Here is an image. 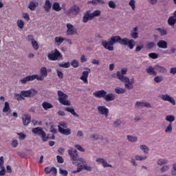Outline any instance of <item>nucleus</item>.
I'll return each instance as SVG.
<instances>
[{"mask_svg": "<svg viewBox=\"0 0 176 176\" xmlns=\"http://www.w3.org/2000/svg\"><path fill=\"white\" fill-rule=\"evenodd\" d=\"M154 81L156 83H160V82L163 81V77L162 76H157L154 78Z\"/></svg>", "mask_w": 176, "mask_h": 176, "instance_id": "52", "label": "nucleus"}, {"mask_svg": "<svg viewBox=\"0 0 176 176\" xmlns=\"http://www.w3.org/2000/svg\"><path fill=\"white\" fill-rule=\"evenodd\" d=\"M140 149L144 152V155H148L149 153V147H148L146 145H140Z\"/></svg>", "mask_w": 176, "mask_h": 176, "instance_id": "37", "label": "nucleus"}, {"mask_svg": "<svg viewBox=\"0 0 176 176\" xmlns=\"http://www.w3.org/2000/svg\"><path fill=\"white\" fill-rule=\"evenodd\" d=\"M58 100L62 105H66L71 107V102L67 100L68 99V95L63 92L62 91H58Z\"/></svg>", "mask_w": 176, "mask_h": 176, "instance_id": "5", "label": "nucleus"}, {"mask_svg": "<svg viewBox=\"0 0 176 176\" xmlns=\"http://www.w3.org/2000/svg\"><path fill=\"white\" fill-rule=\"evenodd\" d=\"M127 67H123L120 71L117 72L118 79L121 82H127L129 81V77L124 76L127 74Z\"/></svg>", "mask_w": 176, "mask_h": 176, "instance_id": "7", "label": "nucleus"}, {"mask_svg": "<svg viewBox=\"0 0 176 176\" xmlns=\"http://www.w3.org/2000/svg\"><path fill=\"white\" fill-rule=\"evenodd\" d=\"M129 6H131L132 10H135V0H131L129 1Z\"/></svg>", "mask_w": 176, "mask_h": 176, "instance_id": "56", "label": "nucleus"}, {"mask_svg": "<svg viewBox=\"0 0 176 176\" xmlns=\"http://www.w3.org/2000/svg\"><path fill=\"white\" fill-rule=\"evenodd\" d=\"M152 108V105L149 102L137 101L135 104V108Z\"/></svg>", "mask_w": 176, "mask_h": 176, "instance_id": "15", "label": "nucleus"}, {"mask_svg": "<svg viewBox=\"0 0 176 176\" xmlns=\"http://www.w3.org/2000/svg\"><path fill=\"white\" fill-rule=\"evenodd\" d=\"M123 82V83H126L125 84V87L126 89H128V90H131V89L133 88V85H134V78L131 79L129 78L128 81H122Z\"/></svg>", "mask_w": 176, "mask_h": 176, "instance_id": "20", "label": "nucleus"}, {"mask_svg": "<svg viewBox=\"0 0 176 176\" xmlns=\"http://www.w3.org/2000/svg\"><path fill=\"white\" fill-rule=\"evenodd\" d=\"M168 170H170V166L168 165H164L160 169V172L163 174L164 173H167V171H168Z\"/></svg>", "mask_w": 176, "mask_h": 176, "instance_id": "41", "label": "nucleus"}, {"mask_svg": "<svg viewBox=\"0 0 176 176\" xmlns=\"http://www.w3.org/2000/svg\"><path fill=\"white\" fill-rule=\"evenodd\" d=\"M42 107L45 111H47L48 109H52L54 107L53 104L47 102H43L42 103Z\"/></svg>", "mask_w": 176, "mask_h": 176, "instance_id": "30", "label": "nucleus"}, {"mask_svg": "<svg viewBox=\"0 0 176 176\" xmlns=\"http://www.w3.org/2000/svg\"><path fill=\"white\" fill-rule=\"evenodd\" d=\"M66 27L67 29L66 32L67 36H72V35H75L77 34L76 29H75V27H74V25L71 23H67Z\"/></svg>", "mask_w": 176, "mask_h": 176, "instance_id": "10", "label": "nucleus"}, {"mask_svg": "<svg viewBox=\"0 0 176 176\" xmlns=\"http://www.w3.org/2000/svg\"><path fill=\"white\" fill-rule=\"evenodd\" d=\"M59 173L64 176L68 175V171H67V170H63L62 168L59 169Z\"/></svg>", "mask_w": 176, "mask_h": 176, "instance_id": "60", "label": "nucleus"}, {"mask_svg": "<svg viewBox=\"0 0 176 176\" xmlns=\"http://www.w3.org/2000/svg\"><path fill=\"white\" fill-rule=\"evenodd\" d=\"M83 169L86 170L87 171H91V170H93L91 166H87L86 164H84V166L83 165L78 166L77 167V170H73L72 173L76 174V173H80V171H82Z\"/></svg>", "mask_w": 176, "mask_h": 176, "instance_id": "13", "label": "nucleus"}, {"mask_svg": "<svg viewBox=\"0 0 176 176\" xmlns=\"http://www.w3.org/2000/svg\"><path fill=\"white\" fill-rule=\"evenodd\" d=\"M58 65L60 68H69V67H71V63H69V62L65 63H58Z\"/></svg>", "mask_w": 176, "mask_h": 176, "instance_id": "44", "label": "nucleus"}, {"mask_svg": "<svg viewBox=\"0 0 176 176\" xmlns=\"http://www.w3.org/2000/svg\"><path fill=\"white\" fill-rule=\"evenodd\" d=\"M172 132H173V124L169 123V124L165 129V133H166L167 134H171Z\"/></svg>", "mask_w": 176, "mask_h": 176, "instance_id": "42", "label": "nucleus"}, {"mask_svg": "<svg viewBox=\"0 0 176 176\" xmlns=\"http://www.w3.org/2000/svg\"><path fill=\"white\" fill-rule=\"evenodd\" d=\"M99 115H102L105 118H108L109 114V109L105 106H98L97 107Z\"/></svg>", "mask_w": 176, "mask_h": 176, "instance_id": "11", "label": "nucleus"}, {"mask_svg": "<svg viewBox=\"0 0 176 176\" xmlns=\"http://www.w3.org/2000/svg\"><path fill=\"white\" fill-rule=\"evenodd\" d=\"M155 46H156V43L153 42V41L148 42V43H147V44H146V48L148 49V50H150V49H153V47H154Z\"/></svg>", "mask_w": 176, "mask_h": 176, "instance_id": "47", "label": "nucleus"}, {"mask_svg": "<svg viewBox=\"0 0 176 176\" xmlns=\"http://www.w3.org/2000/svg\"><path fill=\"white\" fill-rule=\"evenodd\" d=\"M116 100V95L113 94L112 93L107 94L104 96V101H107V102H110V101H115Z\"/></svg>", "mask_w": 176, "mask_h": 176, "instance_id": "19", "label": "nucleus"}, {"mask_svg": "<svg viewBox=\"0 0 176 176\" xmlns=\"http://www.w3.org/2000/svg\"><path fill=\"white\" fill-rule=\"evenodd\" d=\"M3 112L4 113H6L7 112H9L10 113L12 112V109H10V106L8 102H6L4 104V107L3 109Z\"/></svg>", "mask_w": 176, "mask_h": 176, "instance_id": "34", "label": "nucleus"}, {"mask_svg": "<svg viewBox=\"0 0 176 176\" xmlns=\"http://www.w3.org/2000/svg\"><path fill=\"white\" fill-rule=\"evenodd\" d=\"M107 94V91L102 89L99 91H96L93 94L94 97L96 98H105V96Z\"/></svg>", "mask_w": 176, "mask_h": 176, "instance_id": "16", "label": "nucleus"}, {"mask_svg": "<svg viewBox=\"0 0 176 176\" xmlns=\"http://www.w3.org/2000/svg\"><path fill=\"white\" fill-rule=\"evenodd\" d=\"M156 31H158L161 35V36H164V35H167V30L166 29H162L158 28L156 29Z\"/></svg>", "mask_w": 176, "mask_h": 176, "instance_id": "43", "label": "nucleus"}, {"mask_svg": "<svg viewBox=\"0 0 176 176\" xmlns=\"http://www.w3.org/2000/svg\"><path fill=\"white\" fill-rule=\"evenodd\" d=\"M115 43H120L122 46H128L131 50H133L135 46V41L133 39H129L127 37L122 38L120 36H112L108 41L105 40L101 41L102 46L109 52H113Z\"/></svg>", "mask_w": 176, "mask_h": 176, "instance_id": "1", "label": "nucleus"}, {"mask_svg": "<svg viewBox=\"0 0 176 176\" xmlns=\"http://www.w3.org/2000/svg\"><path fill=\"white\" fill-rule=\"evenodd\" d=\"M35 76L32 75V76H28L26 77H24L23 78H21L20 80L21 84V85H27V82H32V80H35Z\"/></svg>", "mask_w": 176, "mask_h": 176, "instance_id": "18", "label": "nucleus"}, {"mask_svg": "<svg viewBox=\"0 0 176 176\" xmlns=\"http://www.w3.org/2000/svg\"><path fill=\"white\" fill-rule=\"evenodd\" d=\"M56 159H57L58 163H60V164L64 163V158H63V157L60 155H57Z\"/></svg>", "mask_w": 176, "mask_h": 176, "instance_id": "64", "label": "nucleus"}, {"mask_svg": "<svg viewBox=\"0 0 176 176\" xmlns=\"http://www.w3.org/2000/svg\"><path fill=\"white\" fill-rule=\"evenodd\" d=\"M91 3L93 6H98V5H105V1L104 0H92Z\"/></svg>", "mask_w": 176, "mask_h": 176, "instance_id": "32", "label": "nucleus"}, {"mask_svg": "<svg viewBox=\"0 0 176 176\" xmlns=\"http://www.w3.org/2000/svg\"><path fill=\"white\" fill-rule=\"evenodd\" d=\"M65 111L66 112H69L73 116H75L76 118H79V115L75 112V109L72 107H66L65 108Z\"/></svg>", "mask_w": 176, "mask_h": 176, "instance_id": "28", "label": "nucleus"}, {"mask_svg": "<svg viewBox=\"0 0 176 176\" xmlns=\"http://www.w3.org/2000/svg\"><path fill=\"white\" fill-rule=\"evenodd\" d=\"M126 140H128V141H129V142H137V141H138V138L137 136L127 135Z\"/></svg>", "mask_w": 176, "mask_h": 176, "instance_id": "36", "label": "nucleus"}, {"mask_svg": "<svg viewBox=\"0 0 176 176\" xmlns=\"http://www.w3.org/2000/svg\"><path fill=\"white\" fill-rule=\"evenodd\" d=\"M15 98H16V100L18 101H21V100H24V98L23 97V95L21 94V92L19 94H15Z\"/></svg>", "mask_w": 176, "mask_h": 176, "instance_id": "58", "label": "nucleus"}, {"mask_svg": "<svg viewBox=\"0 0 176 176\" xmlns=\"http://www.w3.org/2000/svg\"><path fill=\"white\" fill-rule=\"evenodd\" d=\"M47 58L50 61H57V60H63V54L58 51V50L55 49L54 51H52L47 55Z\"/></svg>", "mask_w": 176, "mask_h": 176, "instance_id": "6", "label": "nucleus"}, {"mask_svg": "<svg viewBox=\"0 0 176 176\" xmlns=\"http://www.w3.org/2000/svg\"><path fill=\"white\" fill-rule=\"evenodd\" d=\"M43 8L46 12H50V9H52V3L50 2V0H45Z\"/></svg>", "mask_w": 176, "mask_h": 176, "instance_id": "27", "label": "nucleus"}, {"mask_svg": "<svg viewBox=\"0 0 176 176\" xmlns=\"http://www.w3.org/2000/svg\"><path fill=\"white\" fill-rule=\"evenodd\" d=\"M167 163H168V161L166 159H159L157 162L158 166H164V164H167Z\"/></svg>", "mask_w": 176, "mask_h": 176, "instance_id": "40", "label": "nucleus"}, {"mask_svg": "<svg viewBox=\"0 0 176 176\" xmlns=\"http://www.w3.org/2000/svg\"><path fill=\"white\" fill-rule=\"evenodd\" d=\"M26 39L28 42H31V43H32L34 41H35V38H34V36L30 34V35H28L27 37H26Z\"/></svg>", "mask_w": 176, "mask_h": 176, "instance_id": "57", "label": "nucleus"}, {"mask_svg": "<svg viewBox=\"0 0 176 176\" xmlns=\"http://www.w3.org/2000/svg\"><path fill=\"white\" fill-rule=\"evenodd\" d=\"M96 162L98 163H101L104 168H107V167H113L112 165L108 164V162H107L104 158H98L96 159Z\"/></svg>", "mask_w": 176, "mask_h": 176, "instance_id": "24", "label": "nucleus"}, {"mask_svg": "<svg viewBox=\"0 0 176 176\" xmlns=\"http://www.w3.org/2000/svg\"><path fill=\"white\" fill-rule=\"evenodd\" d=\"M32 133L35 135H38V137H41V140H43L44 142H46V141L49 140V135H46V132L43 131V127L38 126L32 129Z\"/></svg>", "mask_w": 176, "mask_h": 176, "instance_id": "4", "label": "nucleus"}, {"mask_svg": "<svg viewBox=\"0 0 176 176\" xmlns=\"http://www.w3.org/2000/svg\"><path fill=\"white\" fill-rule=\"evenodd\" d=\"M114 91L116 94H124L126 89L120 87H116L115 88Z\"/></svg>", "mask_w": 176, "mask_h": 176, "instance_id": "39", "label": "nucleus"}, {"mask_svg": "<svg viewBox=\"0 0 176 176\" xmlns=\"http://www.w3.org/2000/svg\"><path fill=\"white\" fill-rule=\"evenodd\" d=\"M32 46L34 50H38V49H39V44H38V42L35 40L32 43Z\"/></svg>", "mask_w": 176, "mask_h": 176, "instance_id": "51", "label": "nucleus"}, {"mask_svg": "<svg viewBox=\"0 0 176 176\" xmlns=\"http://www.w3.org/2000/svg\"><path fill=\"white\" fill-rule=\"evenodd\" d=\"M99 16H101V10H96L93 12H91L90 10H88L85 12L84 16H82V23H87L89 20H93L94 17H98Z\"/></svg>", "mask_w": 176, "mask_h": 176, "instance_id": "3", "label": "nucleus"}, {"mask_svg": "<svg viewBox=\"0 0 176 176\" xmlns=\"http://www.w3.org/2000/svg\"><path fill=\"white\" fill-rule=\"evenodd\" d=\"M39 3L36 1H32L30 2L28 8L30 9V10H32V12H34L36 8H38V6Z\"/></svg>", "mask_w": 176, "mask_h": 176, "instance_id": "21", "label": "nucleus"}, {"mask_svg": "<svg viewBox=\"0 0 176 176\" xmlns=\"http://www.w3.org/2000/svg\"><path fill=\"white\" fill-rule=\"evenodd\" d=\"M148 157L145 156V155H136L135 158V160H138L140 162H142V160H146Z\"/></svg>", "mask_w": 176, "mask_h": 176, "instance_id": "46", "label": "nucleus"}, {"mask_svg": "<svg viewBox=\"0 0 176 176\" xmlns=\"http://www.w3.org/2000/svg\"><path fill=\"white\" fill-rule=\"evenodd\" d=\"M17 135H19V140H25L27 138V135L25 134H23V133H18Z\"/></svg>", "mask_w": 176, "mask_h": 176, "instance_id": "61", "label": "nucleus"}, {"mask_svg": "<svg viewBox=\"0 0 176 176\" xmlns=\"http://www.w3.org/2000/svg\"><path fill=\"white\" fill-rule=\"evenodd\" d=\"M47 76V69L45 67H42L40 69V76L38 74H34V78L36 80H43Z\"/></svg>", "mask_w": 176, "mask_h": 176, "instance_id": "8", "label": "nucleus"}, {"mask_svg": "<svg viewBox=\"0 0 176 176\" xmlns=\"http://www.w3.org/2000/svg\"><path fill=\"white\" fill-rule=\"evenodd\" d=\"M71 65L73 68H78V67H79V62L76 60H73L71 62Z\"/></svg>", "mask_w": 176, "mask_h": 176, "instance_id": "50", "label": "nucleus"}, {"mask_svg": "<svg viewBox=\"0 0 176 176\" xmlns=\"http://www.w3.org/2000/svg\"><path fill=\"white\" fill-rule=\"evenodd\" d=\"M56 73H57V75H58V77L59 78V79H63V78H64V73H63V72H61V70L57 69Z\"/></svg>", "mask_w": 176, "mask_h": 176, "instance_id": "55", "label": "nucleus"}, {"mask_svg": "<svg viewBox=\"0 0 176 176\" xmlns=\"http://www.w3.org/2000/svg\"><path fill=\"white\" fill-rule=\"evenodd\" d=\"M131 36L133 38V39H138V27H135L131 31Z\"/></svg>", "mask_w": 176, "mask_h": 176, "instance_id": "25", "label": "nucleus"}, {"mask_svg": "<svg viewBox=\"0 0 176 176\" xmlns=\"http://www.w3.org/2000/svg\"><path fill=\"white\" fill-rule=\"evenodd\" d=\"M160 98H162L163 101L170 102L172 105H175V100L168 94L161 95Z\"/></svg>", "mask_w": 176, "mask_h": 176, "instance_id": "14", "label": "nucleus"}, {"mask_svg": "<svg viewBox=\"0 0 176 176\" xmlns=\"http://www.w3.org/2000/svg\"><path fill=\"white\" fill-rule=\"evenodd\" d=\"M52 9L55 10V12H60V10H61V7H60V3L57 2H54L52 6Z\"/></svg>", "mask_w": 176, "mask_h": 176, "instance_id": "38", "label": "nucleus"}, {"mask_svg": "<svg viewBox=\"0 0 176 176\" xmlns=\"http://www.w3.org/2000/svg\"><path fill=\"white\" fill-rule=\"evenodd\" d=\"M68 154L69 155L72 164L76 166H79V164H85L86 163V160L83 158H78V151L74 148H71L68 151Z\"/></svg>", "mask_w": 176, "mask_h": 176, "instance_id": "2", "label": "nucleus"}, {"mask_svg": "<svg viewBox=\"0 0 176 176\" xmlns=\"http://www.w3.org/2000/svg\"><path fill=\"white\" fill-rule=\"evenodd\" d=\"M157 45L160 49H167L168 45L167 41L164 40H160L157 42Z\"/></svg>", "mask_w": 176, "mask_h": 176, "instance_id": "26", "label": "nucleus"}, {"mask_svg": "<svg viewBox=\"0 0 176 176\" xmlns=\"http://www.w3.org/2000/svg\"><path fill=\"white\" fill-rule=\"evenodd\" d=\"M109 7L111 8V9H116V3H114L113 1H109Z\"/></svg>", "mask_w": 176, "mask_h": 176, "instance_id": "54", "label": "nucleus"}, {"mask_svg": "<svg viewBox=\"0 0 176 176\" xmlns=\"http://www.w3.org/2000/svg\"><path fill=\"white\" fill-rule=\"evenodd\" d=\"M170 175L172 176H176V164H173V167L170 170Z\"/></svg>", "mask_w": 176, "mask_h": 176, "instance_id": "49", "label": "nucleus"}, {"mask_svg": "<svg viewBox=\"0 0 176 176\" xmlns=\"http://www.w3.org/2000/svg\"><path fill=\"white\" fill-rule=\"evenodd\" d=\"M165 120H166V122H169L170 123H173V122L175 120V117L173 115L167 116Z\"/></svg>", "mask_w": 176, "mask_h": 176, "instance_id": "45", "label": "nucleus"}, {"mask_svg": "<svg viewBox=\"0 0 176 176\" xmlns=\"http://www.w3.org/2000/svg\"><path fill=\"white\" fill-rule=\"evenodd\" d=\"M91 138H93L94 140H96V141H98V140L102 141V140H104V137L100 136L99 135H95V134H93L91 135Z\"/></svg>", "mask_w": 176, "mask_h": 176, "instance_id": "48", "label": "nucleus"}, {"mask_svg": "<svg viewBox=\"0 0 176 176\" xmlns=\"http://www.w3.org/2000/svg\"><path fill=\"white\" fill-rule=\"evenodd\" d=\"M122 124V120H116L114 121V126L115 127H119Z\"/></svg>", "mask_w": 176, "mask_h": 176, "instance_id": "63", "label": "nucleus"}, {"mask_svg": "<svg viewBox=\"0 0 176 176\" xmlns=\"http://www.w3.org/2000/svg\"><path fill=\"white\" fill-rule=\"evenodd\" d=\"M148 57H150V58H153V60H156V58H159V54L156 53H150L148 54Z\"/></svg>", "mask_w": 176, "mask_h": 176, "instance_id": "53", "label": "nucleus"}, {"mask_svg": "<svg viewBox=\"0 0 176 176\" xmlns=\"http://www.w3.org/2000/svg\"><path fill=\"white\" fill-rule=\"evenodd\" d=\"M22 120H23V123L25 126H28L30 124V123L31 122V116H25V117H23L22 118Z\"/></svg>", "mask_w": 176, "mask_h": 176, "instance_id": "33", "label": "nucleus"}, {"mask_svg": "<svg viewBox=\"0 0 176 176\" xmlns=\"http://www.w3.org/2000/svg\"><path fill=\"white\" fill-rule=\"evenodd\" d=\"M155 69L158 71V72H161V74H166V72H167V69L160 65H155Z\"/></svg>", "mask_w": 176, "mask_h": 176, "instance_id": "35", "label": "nucleus"}, {"mask_svg": "<svg viewBox=\"0 0 176 176\" xmlns=\"http://www.w3.org/2000/svg\"><path fill=\"white\" fill-rule=\"evenodd\" d=\"M175 23H176V17L174 15L170 16L168 19V25H170V27L175 25Z\"/></svg>", "mask_w": 176, "mask_h": 176, "instance_id": "29", "label": "nucleus"}, {"mask_svg": "<svg viewBox=\"0 0 176 176\" xmlns=\"http://www.w3.org/2000/svg\"><path fill=\"white\" fill-rule=\"evenodd\" d=\"M21 94L22 97H26V98H30V97H34L38 94V91L34 89H31L27 91H21Z\"/></svg>", "mask_w": 176, "mask_h": 176, "instance_id": "9", "label": "nucleus"}, {"mask_svg": "<svg viewBox=\"0 0 176 176\" xmlns=\"http://www.w3.org/2000/svg\"><path fill=\"white\" fill-rule=\"evenodd\" d=\"M17 24L19 28L22 29L24 28V21H23V20H18Z\"/></svg>", "mask_w": 176, "mask_h": 176, "instance_id": "59", "label": "nucleus"}, {"mask_svg": "<svg viewBox=\"0 0 176 176\" xmlns=\"http://www.w3.org/2000/svg\"><path fill=\"white\" fill-rule=\"evenodd\" d=\"M58 131L60 134H63V135H70L71 130L69 129H64L60 125L58 126Z\"/></svg>", "mask_w": 176, "mask_h": 176, "instance_id": "23", "label": "nucleus"}, {"mask_svg": "<svg viewBox=\"0 0 176 176\" xmlns=\"http://www.w3.org/2000/svg\"><path fill=\"white\" fill-rule=\"evenodd\" d=\"M74 146L75 148H76V149H78V151H80V152H85V148H83L82 146L79 144H76Z\"/></svg>", "mask_w": 176, "mask_h": 176, "instance_id": "62", "label": "nucleus"}, {"mask_svg": "<svg viewBox=\"0 0 176 176\" xmlns=\"http://www.w3.org/2000/svg\"><path fill=\"white\" fill-rule=\"evenodd\" d=\"M156 69L155 67L148 66V68L146 69V72L148 75H152L153 76H156L157 75V72L155 71Z\"/></svg>", "mask_w": 176, "mask_h": 176, "instance_id": "22", "label": "nucleus"}, {"mask_svg": "<svg viewBox=\"0 0 176 176\" xmlns=\"http://www.w3.org/2000/svg\"><path fill=\"white\" fill-rule=\"evenodd\" d=\"M68 14L78 16L80 13V8L77 5H73L67 11Z\"/></svg>", "mask_w": 176, "mask_h": 176, "instance_id": "12", "label": "nucleus"}, {"mask_svg": "<svg viewBox=\"0 0 176 176\" xmlns=\"http://www.w3.org/2000/svg\"><path fill=\"white\" fill-rule=\"evenodd\" d=\"M87 71L82 72V74L80 76V79L81 80H83L84 83H89V80H87V78H89V74H90L91 70L89 68H87Z\"/></svg>", "mask_w": 176, "mask_h": 176, "instance_id": "17", "label": "nucleus"}, {"mask_svg": "<svg viewBox=\"0 0 176 176\" xmlns=\"http://www.w3.org/2000/svg\"><path fill=\"white\" fill-rule=\"evenodd\" d=\"M64 41H66L65 38L61 36H56L54 38L55 43L58 46H60V45H61Z\"/></svg>", "mask_w": 176, "mask_h": 176, "instance_id": "31", "label": "nucleus"}]
</instances>
